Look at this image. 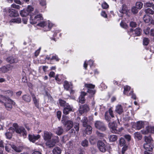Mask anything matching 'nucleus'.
Segmentation results:
<instances>
[{
	"mask_svg": "<svg viewBox=\"0 0 154 154\" xmlns=\"http://www.w3.org/2000/svg\"><path fill=\"white\" fill-rule=\"evenodd\" d=\"M3 101H5L4 104L5 108L8 110H10L12 109V106L15 104V103L8 97L2 95L0 97V102L3 103Z\"/></svg>",
	"mask_w": 154,
	"mask_h": 154,
	"instance_id": "f257e3e1",
	"label": "nucleus"
},
{
	"mask_svg": "<svg viewBox=\"0 0 154 154\" xmlns=\"http://www.w3.org/2000/svg\"><path fill=\"white\" fill-rule=\"evenodd\" d=\"M109 127L110 128V130L112 133L119 134H121L122 131L124 129L122 127L118 129L116 124L113 122L111 123H109Z\"/></svg>",
	"mask_w": 154,
	"mask_h": 154,
	"instance_id": "f03ea898",
	"label": "nucleus"
},
{
	"mask_svg": "<svg viewBox=\"0 0 154 154\" xmlns=\"http://www.w3.org/2000/svg\"><path fill=\"white\" fill-rule=\"evenodd\" d=\"M62 123L65 127L66 130L68 131L73 126V122L71 120H68L66 117H63V116L62 119Z\"/></svg>",
	"mask_w": 154,
	"mask_h": 154,
	"instance_id": "7ed1b4c3",
	"label": "nucleus"
},
{
	"mask_svg": "<svg viewBox=\"0 0 154 154\" xmlns=\"http://www.w3.org/2000/svg\"><path fill=\"white\" fill-rule=\"evenodd\" d=\"M14 128L16 132L18 134L22 133L23 136L25 137L26 136L27 133L25 128L23 127H19L17 123H14L13 125Z\"/></svg>",
	"mask_w": 154,
	"mask_h": 154,
	"instance_id": "20e7f679",
	"label": "nucleus"
},
{
	"mask_svg": "<svg viewBox=\"0 0 154 154\" xmlns=\"http://www.w3.org/2000/svg\"><path fill=\"white\" fill-rule=\"evenodd\" d=\"M142 30L139 28H137L134 30L132 28L128 31V33L131 35H133V36H138L141 35Z\"/></svg>",
	"mask_w": 154,
	"mask_h": 154,
	"instance_id": "39448f33",
	"label": "nucleus"
},
{
	"mask_svg": "<svg viewBox=\"0 0 154 154\" xmlns=\"http://www.w3.org/2000/svg\"><path fill=\"white\" fill-rule=\"evenodd\" d=\"M43 19L42 15L41 14H39L35 15L33 17L32 15L30 18V22L31 24H35L37 22Z\"/></svg>",
	"mask_w": 154,
	"mask_h": 154,
	"instance_id": "423d86ee",
	"label": "nucleus"
},
{
	"mask_svg": "<svg viewBox=\"0 0 154 154\" xmlns=\"http://www.w3.org/2000/svg\"><path fill=\"white\" fill-rule=\"evenodd\" d=\"M85 86L88 88L87 92L91 95H94L96 92L94 89L95 85L91 84H85Z\"/></svg>",
	"mask_w": 154,
	"mask_h": 154,
	"instance_id": "0eeeda50",
	"label": "nucleus"
},
{
	"mask_svg": "<svg viewBox=\"0 0 154 154\" xmlns=\"http://www.w3.org/2000/svg\"><path fill=\"white\" fill-rule=\"evenodd\" d=\"M114 117L113 112V108L112 107H110L108 111H106V121H109L111 118Z\"/></svg>",
	"mask_w": 154,
	"mask_h": 154,
	"instance_id": "6e6552de",
	"label": "nucleus"
},
{
	"mask_svg": "<svg viewBox=\"0 0 154 154\" xmlns=\"http://www.w3.org/2000/svg\"><path fill=\"white\" fill-rule=\"evenodd\" d=\"M95 126L96 128L102 131H105L106 130L105 124L100 121L96 122Z\"/></svg>",
	"mask_w": 154,
	"mask_h": 154,
	"instance_id": "1a4fd4ad",
	"label": "nucleus"
},
{
	"mask_svg": "<svg viewBox=\"0 0 154 154\" xmlns=\"http://www.w3.org/2000/svg\"><path fill=\"white\" fill-rule=\"evenodd\" d=\"M89 110V108L88 106L85 104L81 105L80 106L79 111V112L82 114L85 112H86Z\"/></svg>",
	"mask_w": 154,
	"mask_h": 154,
	"instance_id": "9d476101",
	"label": "nucleus"
},
{
	"mask_svg": "<svg viewBox=\"0 0 154 154\" xmlns=\"http://www.w3.org/2000/svg\"><path fill=\"white\" fill-rule=\"evenodd\" d=\"M98 147L100 151L102 152H105L106 151L105 144L101 141H99L97 143Z\"/></svg>",
	"mask_w": 154,
	"mask_h": 154,
	"instance_id": "9b49d317",
	"label": "nucleus"
},
{
	"mask_svg": "<svg viewBox=\"0 0 154 154\" xmlns=\"http://www.w3.org/2000/svg\"><path fill=\"white\" fill-rule=\"evenodd\" d=\"M52 135V133L50 132L45 131L44 132V135H43L44 139L45 140H50L51 138Z\"/></svg>",
	"mask_w": 154,
	"mask_h": 154,
	"instance_id": "f8f14e48",
	"label": "nucleus"
},
{
	"mask_svg": "<svg viewBox=\"0 0 154 154\" xmlns=\"http://www.w3.org/2000/svg\"><path fill=\"white\" fill-rule=\"evenodd\" d=\"M73 111L72 107H71L69 105H66V107H64L63 112L65 115H67L70 112H73Z\"/></svg>",
	"mask_w": 154,
	"mask_h": 154,
	"instance_id": "ddd939ff",
	"label": "nucleus"
},
{
	"mask_svg": "<svg viewBox=\"0 0 154 154\" xmlns=\"http://www.w3.org/2000/svg\"><path fill=\"white\" fill-rule=\"evenodd\" d=\"M143 147L146 150L151 152L154 148V145L152 143H145L144 144Z\"/></svg>",
	"mask_w": 154,
	"mask_h": 154,
	"instance_id": "4468645a",
	"label": "nucleus"
},
{
	"mask_svg": "<svg viewBox=\"0 0 154 154\" xmlns=\"http://www.w3.org/2000/svg\"><path fill=\"white\" fill-rule=\"evenodd\" d=\"M8 12L10 14L9 16L11 17H16L19 16L18 13L15 10L12 9H9Z\"/></svg>",
	"mask_w": 154,
	"mask_h": 154,
	"instance_id": "2eb2a0df",
	"label": "nucleus"
},
{
	"mask_svg": "<svg viewBox=\"0 0 154 154\" xmlns=\"http://www.w3.org/2000/svg\"><path fill=\"white\" fill-rule=\"evenodd\" d=\"M144 125V122L142 121H137L136 123H135V128L137 130H139L143 128Z\"/></svg>",
	"mask_w": 154,
	"mask_h": 154,
	"instance_id": "dca6fc26",
	"label": "nucleus"
},
{
	"mask_svg": "<svg viewBox=\"0 0 154 154\" xmlns=\"http://www.w3.org/2000/svg\"><path fill=\"white\" fill-rule=\"evenodd\" d=\"M40 137L39 135L38 134L35 136L34 135L29 134V139L30 141L33 143L38 140Z\"/></svg>",
	"mask_w": 154,
	"mask_h": 154,
	"instance_id": "f3484780",
	"label": "nucleus"
},
{
	"mask_svg": "<svg viewBox=\"0 0 154 154\" xmlns=\"http://www.w3.org/2000/svg\"><path fill=\"white\" fill-rule=\"evenodd\" d=\"M87 93L84 92L82 91L81 92V94L79 97V102L81 103H84L85 102V96L86 95Z\"/></svg>",
	"mask_w": 154,
	"mask_h": 154,
	"instance_id": "a211bd4d",
	"label": "nucleus"
},
{
	"mask_svg": "<svg viewBox=\"0 0 154 154\" xmlns=\"http://www.w3.org/2000/svg\"><path fill=\"white\" fill-rule=\"evenodd\" d=\"M6 61L10 63H16L17 62V60L13 56H10L8 57L6 60Z\"/></svg>",
	"mask_w": 154,
	"mask_h": 154,
	"instance_id": "6ab92c4d",
	"label": "nucleus"
},
{
	"mask_svg": "<svg viewBox=\"0 0 154 154\" xmlns=\"http://www.w3.org/2000/svg\"><path fill=\"white\" fill-rule=\"evenodd\" d=\"M54 132L58 135L62 134L63 132V129L62 127H59L54 129Z\"/></svg>",
	"mask_w": 154,
	"mask_h": 154,
	"instance_id": "aec40b11",
	"label": "nucleus"
},
{
	"mask_svg": "<svg viewBox=\"0 0 154 154\" xmlns=\"http://www.w3.org/2000/svg\"><path fill=\"white\" fill-rule=\"evenodd\" d=\"M116 112L119 115L122 114L123 111V108L121 105H118L116 106L115 109Z\"/></svg>",
	"mask_w": 154,
	"mask_h": 154,
	"instance_id": "412c9836",
	"label": "nucleus"
},
{
	"mask_svg": "<svg viewBox=\"0 0 154 154\" xmlns=\"http://www.w3.org/2000/svg\"><path fill=\"white\" fill-rule=\"evenodd\" d=\"M72 85L70 83L69 84L68 81H65L64 82L63 86L65 89L66 90H68L69 89H71L72 88Z\"/></svg>",
	"mask_w": 154,
	"mask_h": 154,
	"instance_id": "4be33fe9",
	"label": "nucleus"
},
{
	"mask_svg": "<svg viewBox=\"0 0 154 154\" xmlns=\"http://www.w3.org/2000/svg\"><path fill=\"white\" fill-rule=\"evenodd\" d=\"M146 131H145V134H147L148 133H154V126H148L146 127Z\"/></svg>",
	"mask_w": 154,
	"mask_h": 154,
	"instance_id": "5701e85b",
	"label": "nucleus"
},
{
	"mask_svg": "<svg viewBox=\"0 0 154 154\" xmlns=\"http://www.w3.org/2000/svg\"><path fill=\"white\" fill-rule=\"evenodd\" d=\"M46 145L48 147H52L55 145V142H54L52 140H48L46 143Z\"/></svg>",
	"mask_w": 154,
	"mask_h": 154,
	"instance_id": "b1692460",
	"label": "nucleus"
},
{
	"mask_svg": "<svg viewBox=\"0 0 154 154\" xmlns=\"http://www.w3.org/2000/svg\"><path fill=\"white\" fill-rule=\"evenodd\" d=\"M110 142H113L117 140L118 139L117 136L115 135H110L108 137Z\"/></svg>",
	"mask_w": 154,
	"mask_h": 154,
	"instance_id": "393cba45",
	"label": "nucleus"
},
{
	"mask_svg": "<svg viewBox=\"0 0 154 154\" xmlns=\"http://www.w3.org/2000/svg\"><path fill=\"white\" fill-rule=\"evenodd\" d=\"M151 19V17L148 14L144 15L143 18V21L146 23H149Z\"/></svg>",
	"mask_w": 154,
	"mask_h": 154,
	"instance_id": "a878e982",
	"label": "nucleus"
},
{
	"mask_svg": "<svg viewBox=\"0 0 154 154\" xmlns=\"http://www.w3.org/2000/svg\"><path fill=\"white\" fill-rule=\"evenodd\" d=\"M92 128L90 125H87L85 129V133L87 134H90L92 132Z\"/></svg>",
	"mask_w": 154,
	"mask_h": 154,
	"instance_id": "bb28decb",
	"label": "nucleus"
},
{
	"mask_svg": "<svg viewBox=\"0 0 154 154\" xmlns=\"http://www.w3.org/2000/svg\"><path fill=\"white\" fill-rule=\"evenodd\" d=\"M23 99L26 102H30L31 100L30 96L29 95H24L22 96Z\"/></svg>",
	"mask_w": 154,
	"mask_h": 154,
	"instance_id": "cd10ccee",
	"label": "nucleus"
},
{
	"mask_svg": "<svg viewBox=\"0 0 154 154\" xmlns=\"http://www.w3.org/2000/svg\"><path fill=\"white\" fill-rule=\"evenodd\" d=\"M126 144H127L126 143V141L125 138L122 137H121L119 139V145L122 147Z\"/></svg>",
	"mask_w": 154,
	"mask_h": 154,
	"instance_id": "c85d7f7f",
	"label": "nucleus"
},
{
	"mask_svg": "<svg viewBox=\"0 0 154 154\" xmlns=\"http://www.w3.org/2000/svg\"><path fill=\"white\" fill-rule=\"evenodd\" d=\"M81 122H82V125L83 127H86L87 125H88V119L86 117H84L83 119L82 120Z\"/></svg>",
	"mask_w": 154,
	"mask_h": 154,
	"instance_id": "c756f323",
	"label": "nucleus"
},
{
	"mask_svg": "<svg viewBox=\"0 0 154 154\" xmlns=\"http://www.w3.org/2000/svg\"><path fill=\"white\" fill-rule=\"evenodd\" d=\"M127 11V8L126 5L123 4L122 5V9L120 10V12L122 14H125L126 13Z\"/></svg>",
	"mask_w": 154,
	"mask_h": 154,
	"instance_id": "7c9ffc66",
	"label": "nucleus"
},
{
	"mask_svg": "<svg viewBox=\"0 0 154 154\" xmlns=\"http://www.w3.org/2000/svg\"><path fill=\"white\" fill-rule=\"evenodd\" d=\"M61 150L59 147L55 148L53 150V153L54 154H60Z\"/></svg>",
	"mask_w": 154,
	"mask_h": 154,
	"instance_id": "2f4dec72",
	"label": "nucleus"
},
{
	"mask_svg": "<svg viewBox=\"0 0 154 154\" xmlns=\"http://www.w3.org/2000/svg\"><path fill=\"white\" fill-rule=\"evenodd\" d=\"M145 141L146 143H152V138L150 135L148 136H145Z\"/></svg>",
	"mask_w": 154,
	"mask_h": 154,
	"instance_id": "473e14b6",
	"label": "nucleus"
},
{
	"mask_svg": "<svg viewBox=\"0 0 154 154\" xmlns=\"http://www.w3.org/2000/svg\"><path fill=\"white\" fill-rule=\"evenodd\" d=\"M20 14L23 17H26L29 14V13L26 10L24 9L21 11Z\"/></svg>",
	"mask_w": 154,
	"mask_h": 154,
	"instance_id": "72a5a7b5",
	"label": "nucleus"
},
{
	"mask_svg": "<svg viewBox=\"0 0 154 154\" xmlns=\"http://www.w3.org/2000/svg\"><path fill=\"white\" fill-rule=\"evenodd\" d=\"M21 19L20 18L12 19L10 21V23H21Z\"/></svg>",
	"mask_w": 154,
	"mask_h": 154,
	"instance_id": "f704fd0d",
	"label": "nucleus"
},
{
	"mask_svg": "<svg viewBox=\"0 0 154 154\" xmlns=\"http://www.w3.org/2000/svg\"><path fill=\"white\" fill-rule=\"evenodd\" d=\"M59 103L60 106L64 107H66V105H69L68 103H66L65 101L61 99L59 100Z\"/></svg>",
	"mask_w": 154,
	"mask_h": 154,
	"instance_id": "c9c22d12",
	"label": "nucleus"
},
{
	"mask_svg": "<svg viewBox=\"0 0 154 154\" xmlns=\"http://www.w3.org/2000/svg\"><path fill=\"white\" fill-rule=\"evenodd\" d=\"M131 89V87L128 85H126L124 87L123 93L125 94L128 95V92Z\"/></svg>",
	"mask_w": 154,
	"mask_h": 154,
	"instance_id": "e433bc0d",
	"label": "nucleus"
},
{
	"mask_svg": "<svg viewBox=\"0 0 154 154\" xmlns=\"http://www.w3.org/2000/svg\"><path fill=\"white\" fill-rule=\"evenodd\" d=\"M11 147L14 149L15 151L20 152L21 151V148L20 147H17L14 145H12Z\"/></svg>",
	"mask_w": 154,
	"mask_h": 154,
	"instance_id": "4c0bfd02",
	"label": "nucleus"
},
{
	"mask_svg": "<svg viewBox=\"0 0 154 154\" xmlns=\"http://www.w3.org/2000/svg\"><path fill=\"white\" fill-rule=\"evenodd\" d=\"M145 12L146 14H154V11L150 8L145 9Z\"/></svg>",
	"mask_w": 154,
	"mask_h": 154,
	"instance_id": "58836bf2",
	"label": "nucleus"
},
{
	"mask_svg": "<svg viewBox=\"0 0 154 154\" xmlns=\"http://www.w3.org/2000/svg\"><path fill=\"white\" fill-rule=\"evenodd\" d=\"M81 144L82 146L84 147H86L88 145V142L87 140L85 139L81 142Z\"/></svg>",
	"mask_w": 154,
	"mask_h": 154,
	"instance_id": "ea45409f",
	"label": "nucleus"
},
{
	"mask_svg": "<svg viewBox=\"0 0 154 154\" xmlns=\"http://www.w3.org/2000/svg\"><path fill=\"white\" fill-rule=\"evenodd\" d=\"M32 99L35 106L37 108H38L39 104L38 100L36 99L35 96L32 97Z\"/></svg>",
	"mask_w": 154,
	"mask_h": 154,
	"instance_id": "a19ab883",
	"label": "nucleus"
},
{
	"mask_svg": "<svg viewBox=\"0 0 154 154\" xmlns=\"http://www.w3.org/2000/svg\"><path fill=\"white\" fill-rule=\"evenodd\" d=\"M143 4L140 2H137L136 3V7L139 9H141L143 7Z\"/></svg>",
	"mask_w": 154,
	"mask_h": 154,
	"instance_id": "79ce46f5",
	"label": "nucleus"
},
{
	"mask_svg": "<svg viewBox=\"0 0 154 154\" xmlns=\"http://www.w3.org/2000/svg\"><path fill=\"white\" fill-rule=\"evenodd\" d=\"M149 40L148 38H144L143 40V44L144 45L147 46L149 43Z\"/></svg>",
	"mask_w": 154,
	"mask_h": 154,
	"instance_id": "37998d69",
	"label": "nucleus"
},
{
	"mask_svg": "<svg viewBox=\"0 0 154 154\" xmlns=\"http://www.w3.org/2000/svg\"><path fill=\"white\" fill-rule=\"evenodd\" d=\"M120 26L123 28L126 29L128 28V26L125 23L122 21L120 23Z\"/></svg>",
	"mask_w": 154,
	"mask_h": 154,
	"instance_id": "c03bdc74",
	"label": "nucleus"
},
{
	"mask_svg": "<svg viewBox=\"0 0 154 154\" xmlns=\"http://www.w3.org/2000/svg\"><path fill=\"white\" fill-rule=\"evenodd\" d=\"M134 135L139 140H141L142 138V136L140 132H136L134 134Z\"/></svg>",
	"mask_w": 154,
	"mask_h": 154,
	"instance_id": "a18cd8bd",
	"label": "nucleus"
},
{
	"mask_svg": "<svg viewBox=\"0 0 154 154\" xmlns=\"http://www.w3.org/2000/svg\"><path fill=\"white\" fill-rule=\"evenodd\" d=\"M37 25L43 28H45V27H46V26H47V22H45L43 21L41 22L38 23Z\"/></svg>",
	"mask_w": 154,
	"mask_h": 154,
	"instance_id": "49530a36",
	"label": "nucleus"
},
{
	"mask_svg": "<svg viewBox=\"0 0 154 154\" xmlns=\"http://www.w3.org/2000/svg\"><path fill=\"white\" fill-rule=\"evenodd\" d=\"M7 72V70L6 69L5 66H3L0 68V72L5 73Z\"/></svg>",
	"mask_w": 154,
	"mask_h": 154,
	"instance_id": "de8ad7c7",
	"label": "nucleus"
},
{
	"mask_svg": "<svg viewBox=\"0 0 154 154\" xmlns=\"http://www.w3.org/2000/svg\"><path fill=\"white\" fill-rule=\"evenodd\" d=\"M137 24L136 22L131 21L129 24V26L131 27L132 28H136L137 26Z\"/></svg>",
	"mask_w": 154,
	"mask_h": 154,
	"instance_id": "09e8293b",
	"label": "nucleus"
},
{
	"mask_svg": "<svg viewBox=\"0 0 154 154\" xmlns=\"http://www.w3.org/2000/svg\"><path fill=\"white\" fill-rule=\"evenodd\" d=\"M122 148V154H124L125 152L127 150L128 146L127 144L124 145Z\"/></svg>",
	"mask_w": 154,
	"mask_h": 154,
	"instance_id": "8fccbe9b",
	"label": "nucleus"
},
{
	"mask_svg": "<svg viewBox=\"0 0 154 154\" xmlns=\"http://www.w3.org/2000/svg\"><path fill=\"white\" fill-rule=\"evenodd\" d=\"M129 95H131V97L134 100H136V97L135 94H134V91H131L129 93Z\"/></svg>",
	"mask_w": 154,
	"mask_h": 154,
	"instance_id": "3c124183",
	"label": "nucleus"
},
{
	"mask_svg": "<svg viewBox=\"0 0 154 154\" xmlns=\"http://www.w3.org/2000/svg\"><path fill=\"white\" fill-rule=\"evenodd\" d=\"M138 8L135 7H133L131 9V11L134 14H136L138 12Z\"/></svg>",
	"mask_w": 154,
	"mask_h": 154,
	"instance_id": "603ef678",
	"label": "nucleus"
},
{
	"mask_svg": "<svg viewBox=\"0 0 154 154\" xmlns=\"http://www.w3.org/2000/svg\"><path fill=\"white\" fill-rule=\"evenodd\" d=\"M90 141L91 143L94 144L96 143V140L94 137H91L90 138Z\"/></svg>",
	"mask_w": 154,
	"mask_h": 154,
	"instance_id": "864d4df0",
	"label": "nucleus"
},
{
	"mask_svg": "<svg viewBox=\"0 0 154 154\" xmlns=\"http://www.w3.org/2000/svg\"><path fill=\"white\" fill-rule=\"evenodd\" d=\"M150 28L149 27H147L146 28L144 29V32L146 35L149 34L150 35Z\"/></svg>",
	"mask_w": 154,
	"mask_h": 154,
	"instance_id": "5fc2aeb1",
	"label": "nucleus"
},
{
	"mask_svg": "<svg viewBox=\"0 0 154 154\" xmlns=\"http://www.w3.org/2000/svg\"><path fill=\"white\" fill-rule=\"evenodd\" d=\"M124 137L128 142H129L131 140V136L129 134H126L124 135Z\"/></svg>",
	"mask_w": 154,
	"mask_h": 154,
	"instance_id": "6e6d98bb",
	"label": "nucleus"
},
{
	"mask_svg": "<svg viewBox=\"0 0 154 154\" xmlns=\"http://www.w3.org/2000/svg\"><path fill=\"white\" fill-rule=\"evenodd\" d=\"M11 8H12L19 9L20 8V7L19 5H16L14 4H13L11 5Z\"/></svg>",
	"mask_w": 154,
	"mask_h": 154,
	"instance_id": "4d7b16f0",
	"label": "nucleus"
},
{
	"mask_svg": "<svg viewBox=\"0 0 154 154\" xmlns=\"http://www.w3.org/2000/svg\"><path fill=\"white\" fill-rule=\"evenodd\" d=\"M47 26H48V29H47V30H49L53 26V24L52 23H50L49 21H48L47 22Z\"/></svg>",
	"mask_w": 154,
	"mask_h": 154,
	"instance_id": "13d9d810",
	"label": "nucleus"
},
{
	"mask_svg": "<svg viewBox=\"0 0 154 154\" xmlns=\"http://www.w3.org/2000/svg\"><path fill=\"white\" fill-rule=\"evenodd\" d=\"M11 145H11L10 144H8L5 146V149L7 152H9L11 150L10 148L11 147Z\"/></svg>",
	"mask_w": 154,
	"mask_h": 154,
	"instance_id": "bf43d9fd",
	"label": "nucleus"
},
{
	"mask_svg": "<svg viewBox=\"0 0 154 154\" xmlns=\"http://www.w3.org/2000/svg\"><path fill=\"white\" fill-rule=\"evenodd\" d=\"M5 135L7 138L10 139L12 136V134L10 132H8L5 133Z\"/></svg>",
	"mask_w": 154,
	"mask_h": 154,
	"instance_id": "052dcab7",
	"label": "nucleus"
},
{
	"mask_svg": "<svg viewBox=\"0 0 154 154\" xmlns=\"http://www.w3.org/2000/svg\"><path fill=\"white\" fill-rule=\"evenodd\" d=\"M7 71L11 70L13 68V66L10 64H8L5 66Z\"/></svg>",
	"mask_w": 154,
	"mask_h": 154,
	"instance_id": "680f3d73",
	"label": "nucleus"
},
{
	"mask_svg": "<svg viewBox=\"0 0 154 154\" xmlns=\"http://www.w3.org/2000/svg\"><path fill=\"white\" fill-rule=\"evenodd\" d=\"M26 10L29 13L30 12L33 11V8L31 6H28Z\"/></svg>",
	"mask_w": 154,
	"mask_h": 154,
	"instance_id": "e2e57ef3",
	"label": "nucleus"
},
{
	"mask_svg": "<svg viewBox=\"0 0 154 154\" xmlns=\"http://www.w3.org/2000/svg\"><path fill=\"white\" fill-rule=\"evenodd\" d=\"M39 2L40 5L42 6L46 5L45 0H39Z\"/></svg>",
	"mask_w": 154,
	"mask_h": 154,
	"instance_id": "0e129e2a",
	"label": "nucleus"
},
{
	"mask_svg": "<svg viewBox=\"0 0 154 154\" xmlns=\"http://www.w3.org/2000/svg\"><path fill=\"white\" fill-rule=\"evenodd\" d=\"M55 60L56 61H58L59 60V59L58 58L57 56L55 55L53 56L51 58V60Z\"/></svg>",
	"mask_w": 154,
	"mask_h": 154,
	"instance_id": "69168bd1",
	"label": "nucleus"
},
{
	"mask_svg": "<svg viewBox=\"0 0 154 154\" xmlns=\"http://www.w3.org/2000/svg\"><path fill=\"white\" fill-rule=\"evenodd\" d=\"M79 124L76 123L74 125V128L76 131H78L79 130Z\"/></svg>",
	"mask_w": 154,
	"mask_h": 154,
	"instance_id": "338daca9",
	"label": "nucleus"
},
{
	"mask_svg": "<svg viewBox=\"0 0 154 154\" xmlns=\"http://www.w3.org/2000/svg\"><path fill=\"white\" fill-rule=\"evenodd\" d=\"M57 118L60 120L61 116V112L59 111H58L57 112Z\"/></svg>",
	"mask_w": 154,
	"mask_h": 154,
	"instance_id": "774afa93",
	"label": "nucleus"
}]
</instances>
